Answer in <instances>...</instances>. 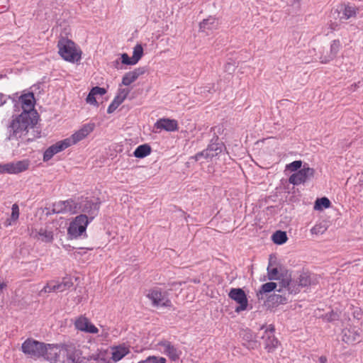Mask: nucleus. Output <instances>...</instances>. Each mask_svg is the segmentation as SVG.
I'll return each instance as SVG.
<instances>
[{
    "mask_svg": "<svg viewBox=\"0 0 363 363\" xmlns=\"http://www.w3.org/2000/svg\"><path fill=\"white\" fill-rule=\"evenodd\" d=\"M164 357L157 356H149L145 359L140 361L138 363H166Z\"/></svg>",
    "mask_w": 363,
    "mask_h": 363,
    "instance_id": "72a5a7b5",
    "label": "nucleus"
},
{
    "mask_svg": "<svg viewBox=\"0 0 363 363\" xmlns=\"http://www.w3.org/2000/svg\"><path fill=\"white\" fill-rule=\"evenodd\" d=\"M143 55V48L140 44L136 45L133 48V61L135 64L138 63V62L141 59V57Z\"/></svg>",
    "mask_w": 363,
    "mask_h": 363,
    "instance_id": "473e14b6",
    "label": "nucleus"
},
{
    "mask_svg": "<svg viewBox=\"0 0 363 363\" xmlns=\"http://www.w3.org/2000/svg\"><path fill=\"white\" fill-rule=\"evenodd\" d=\"M45 344L32 339L26 340L21 346L23 353L33 357H40L43 355Z\"/></svg>",
    "mask_w": 363,
    "mask_h": 363,
    "instance_id": "0eeeda50",
    "label": "nucleus"
},
{
    "mask_svg": "<svg viewBox=\"0 0 363 363\" xmlns=\"http://www.w3.org/2000/svg\"><path fill=\"white\" fill-rule=\"evenodd\" d=\"M100 206L99 199L89 200L87 198L76 200H67L56 202L52 206L55 213L75 214L79 212L86 213L89 220L91 221L97 215Z\"/></svg>",
    "mask_w": 363,
    "mask_h": 363,
    "instance_id": "f257e3e1",
    "label": "nucleus"
},
{
    "mask_svg": "<svg viewBox=\"0 0 363 363\" xmlns=\"http://www.w3.org/2000/svg\"><path fill=\"white\" fill-rule=\"evenodd\" d=\"M264 328V325H262V326L261 327V330H263Z\"/></svg>",
    "mask_w": 363,
    "mask_h": 363,
    "instance_id": "603ef678",
    "label": "nucleus"
},
{
    "mask_svg": "<svg viewBox=\"0 0 363 363\" xmlns=\"http://www.w3.org/2000/svg\"><path fill=\"white\" fill-rule=\"evenodd\" d=\"M31 236L43 242H51L52 240V234L45 230L40 229L39 231L32 232Z\"/></svg>",
    "mask_w": 363,
    "mask_h": 363,
    "instance_id": "bb28decb",
    "label": "nucleus"
},
{
    "mask_svg": "<svg viewBox=\"0 0 363 363\" xmlns=\"http://www.w3.org/2000/svg\"><path fill=\"white\" fill-rule=\"evenodd\" d=\"M130 90L128 88H119L118 91V94L116 96L118 99H121V101H124L125 99L127 98L130 93Z\"/></svg>",
    "mask_w": 363,
    "mask_h": 363,
    "instance_id": "e433bc0d",
    "label": "nucleus"
},
{
    "mask_svg": "<svg viewBox=\"0 0 363 363\" xmlns=\"http://www.w3.org/2000/svg\"><path fill=\"white\" fill-rule=\"evenodd\" d=\"M37 121L36 117H31L30 114L26 112L13 116L7 126L8 139L20 142L30 140V138H27V135L29 129L33 128Z\"/></svg>",
    "mask_w": 363,
    "mask_h": 363,
    "instance_id": "f03ea898",
    "label": "nucleus"
},
{
    "mask_svg": "<svg viewBox=\"0 0 363 363\" xmlns=\"http://www.w3.org/2000/svg\"><path fill=\"white\" fill-rule=\"evenodd\" d=\"M91 91L95 96H96V95L102 96V95H104V94H105L106 93V90L104 88H101V87H99V86L93 87L91 89Z\"/></svg>",
    "mask_w": 363,
    "mask_h": 363,
    "instance_id": "37998d69",
    "label": "nucleus"
},
{
    "mask_svg": "<svg viewBox=\"0 0 363 363\" xmlns=\"http://www.w3.org/2000/svg\"><path fill=\"white\" fill-rule=\"evenodd\" d=\"M314 174L315 169L313 168L304 164L302 169L290 176L289 182L294 185H299L313 178Z\"/></svg>",
    "mask_w": 363,
    "mask_h": 363,
    "instance_id": "1a4fd4ad",
    "label": "nucleus"
},
{
    "mask_svg": "<svg viewBox=\"0 0 363 363\" xmlns=\"http://www.w3.org/2000/svg\"><path fill=\"white\" fill-rule=\"evenodd\" d=\"M329 321H333L338 318V315L336 313L332 312L330 314L326 315Z\"/></svg>",
    "mask_w": 363,
    "mask_h": 363,
    "instance_id": "a18cd8bd",
    "label": "nucleus"
},
{
    "mask_svg": "<svg viewBox=\"0 0 363 363\" xmlns=\"http://www.w3.org/2000/svg\"><path fill=\"white\" fill-rule=\"evenodd\" d=\"M218 28V20L214 16H208L203 19L199 23V30L206 32V30H215Z\"/></svg>",
    "mask_w": 363,
    "mask_h": 363,
    "instance_id": "b1692460",
    "label": "nucleus"
},
{
    "mask_svg": "<svg viewBox=\"0 0 363 363\" xmlns=\"http://www.w3.org/2000/svg\"><path fill=\"white\" fill-rule=\"evenodd\" d=\"M6 286V284L4 282L0 281V289H3Z\"/></svg>",
    "mask_w": 363,
    "mask_h": 363,
    "instance_id": "8fccbe9b",
    "label": "nucleus"
},
{
    "mask_svg": "<svg viewBox=\"0 0 363 363\" xmlns=\"http://www.w3.org/2000/svg\"><path fill=\"white\" fill-rule=\"evenodd\" d=\"M151 152V147L147 144L139 145L134 151V156L137 158H143Z\"/></svg>",
    "mask_w": 363,
    "mask_h": 363,
    "instance_id": "cd10ccee",
    "label": "nucleus"
},
{
    "mask_svg": "<svg viewBox=\"0 0 363 363\" xmlns=\"http://www.w3.org/2000/svg\"><path fill=\"white\" fill-rule=\"evenodd\" d=\"M130 352L128 347L119 345L112 347L111 359L116 362L120 361Z\"/></svg>",
    "mask_w": 363,
    "mask_h": 363,
    "instance_id": "393cba45",
    "label": "nucleus"
},
{
    "mask_svg": "<svg viewBox=\"0 0 363 363\" xmlns=\"http://www.w3.org/2000/svg\"><path fill=\"white\" fill-rule=\"evenodd\" d=\"M8 99H9V96L0 92V106L6 104Z\"/></svg>",
    "mask_w": 363,
    "mask_h": 363,
    "instance_id": "c03bdc74",
    "label": "nucleus"
},
{
    "mask_svg": "<svg viewBox=\"0 0 363 363\" xmlns=\"http://www.w3.org/2000/svg\"><path fill=\"white\" fill-rule=\"evenodd\" d=\"M63 345H45L43 351V357L50 363L62 362L64 359Z\"/></svg>",
    "mask_w": 363,
    "mask_h": 363,
    "instance_id": "423d86ee",
    "label": "nucleus"
},
{
    "mask_svg": "<svg viewBox=\"0 0 363 363\" xmlns=\"http://www.w3.org/2000/svg\"><path fill=\"white\" fill-rule=\"evenodd\" d=\"M86 101L87 104L98 106L99 104L95 98V95L90 91L88 96H86Z\"/></svg>",
    "mask_w": 363,
    "mask_h": 363,
    "instance_id": "a19ab883",
    "label": "nucleus"
},
{
    "mask_svg": "<svg viewBox=\"0 0 363 363\" xmlns=\"http://www.w3.org/2000/svg\"><path fill=\"white\" fill-rule=\"evenodd\" d=\"M20 101L23 112H26L30 114L31 117H36L37 113L33 111L35 106V98L33 93H28L21 96Z\"/></svg>",
    "mask_w": 363,
    "mask_h": 363,
    "instance_id": "a211bd4d",
    "label": "nucleus"
},
{
    "mask_svg": "<svg viewBox=\"0 0 363 363\" xmlns=\"http://www.w3.org/2000/svg\"><path fill=\"white\" fill-rule=\"evenodd\" d=\"M318 360H319L320 363H326L327 362V358L325 356L320 357Z\"/></svg>",
    "mask_w": 363,
    "mask_h": 363,
    "instance_id": "09e8293b",
    "label": "nucleus"
},
{
    "mask_svg": "<svg viewBox=\"0 0 363 363\" xmlns=\"http://www.w3.org/2000/svg\"><path fill=\"white\" fill-rule=\"evenodd\" d=\"M301 167H302V161L296 160V161H294V162H291L290 164H287L286 169L291 172H295V171H297L298 169H301Z\"/></svg>",
    "mask_w": 363,
    "mask_h": 363,
    "instance_id": "4c0bfd02",
    "label": "nucleus"
},
{
    "mask_svg": "<svg viewBox=\"0 0 363 363\" xmlns=\"http://www.w3.org/2000/svg\"><path fill=\"white\" fill-rule=\"evenodd\" d=\"M123 101L121 99H118L117 97H115L113 101L111 102L112 105L115 106V108H118Z\"/></svg>",
    "mask_w": 363,
    "mask_h": 363,
    "instance_id": "49530a36",
    "label": "nucleus"
},
{
    "mask_svg": "<svg viewBox=\"0 0 363 363\" xmlns=\"http://www.w3.org/2000/svg\"><path fill=\"white\" fill-rule=\"evenodd\" d=\"M69 147V141L65 139L57 142L55 144L50 146L43 154V161L50 160L57 153L67 149Z\"/></svg>",
    "mask_w": 363,
    "mask_h": 363,
    "instance_id": "f3484780",
    "label": "nucleus"
},
{
    "mask_svg": "<svg viewBox=\"0 0 363 363\" xmlns=\"http://www.w3.org/2000/svg\"><path fill=\"white\" fill-rule=\"evenodd\" d=\"M335 13H337V18L340 21H347L353 17L356 14L355 9L353 6L346 4H340L337 6L335 10Z\"/></svg>",
    "mask_w": 363,
    "mask_h": 363,
    "instance_id": "412c9836",
    "label": "nucleus"
},
{
    "mask_svg": "<svg viewBox=\"0 0 363 363\" xmlns=\"http://www.w3.org/2000/svg\"><path fill=\"white\" fill-rule=\"evenodd\" d=\"M56 281H51L48 282L40 291V294L43 293H50L52 291H57L56 288Z\"/></svg>",
    "mask_w": 363,
    "mask_h": 363,
    "instance_id": "f704fd0d",
    "label": "nucleus"
},
{
    "mask_svg": "<svg viewBox=\"0 0 363 363\" xmlns=\"http://www.w3.org/2000/svg\"><path fill=\"white\" fill-rule=\"evenodd\" d=\"M299 285L301 286H306L311 284V279L309 276L306 274H303L299 277L298 281Z\"/></svg>",
    "mask_w": 363,
    "mask_h": 363,
    "instance_id": "58836bf2",
    "label": "nucleus"
},
{
    "mask_svg": "<svg viewBox=\"0 0 363 363\" xmlns=\"http://www.w3.org/2000/svg\"><path fill=\"white\" fill-rule=\"evenodd\" d=\"M272 240L276 244L281 245L287 240L286 233L284 231L278 230L273 234Z\"/></svg>",
    "mask_w": 363,
    "mask_h": 363,
    "instance_id": "c756f323",
    "label": "nucleus"
},
{
    "mask_svg": "<svg viewBox=\"0 0 363 363\" xmlns=\"http://www.w3.org/2000/svg\"><path fill=\"white\" fill-rule=\"evenodd\" d=\"M30 166L28 160L0 164V174H19L26 171Z\"/></svg>",
    "mask_w": 363,
    "mask_h": 363,
    "instance_id": "6e6552de",
    "label": "nucleus"
},
{
    "mask_svg": "<svg viewBox=\"0 0 363 363\" xmlns=\"http://www.w3.org/2000/svg\"><path fill=\"white\" fill-rule=\"evenodd\" d=\"M55 285L57 291L62 292L70 289L73 286V283L70 279L64 278L61 282L56 281Z\"/></svg>",
    "mask_w": 363,
    "mask_h": 363,
    "instance_id": "c85d7f7f",
    "label": "nucleus"
},
{
    "mask_svg": "<svg viewBox=\"0 0 363 363\" xmlns=\"http://www.w3.org/2000/svg\"><path fill=\"white\" fill-rule=\"evenodd\" d=\"M95 128L94 123H88L84 125L79 130L73 133L69 138H65L69 143V147L77 143L85 138L91 133Z\"/></svg>",
    "mask_w": 363,
    "mask_h": 363,
    "instance_id": "4468645a",
    "label": "nucleus"
},
{
    "mask_svg": "<svg viewBox=\"0 0 363 363\" xmlns=\"http://www.w3.org/2000/svg\"><path fill=\"white\" fill-rule=\"evenodd\" d=\"M147 297L152 302V305L157 307H169L171 301L165 293H162L158 289H152L147 294Z\"/></svg>",
    "mask_w": 363,
    "mask_h": 363,
    "instance_id": "f8f14e48",
    "label": "nucleus"
},
{
    "mask_svg": "<svg viewBox=\"0 0 363 363\" xmlns=\"http://www.w3.org/2000/svg\"><path fill=\"white\" fill-rule=\"evenodd\" d=\"M7 2H8V0H0V4H6Z\"/></svg>",
    "mask_w": 363,
    "mask_h": 363,
    "instance_id": "3c124183",
    "label": "nucleus"
},
{
    "mask_svg": "<svg viewBox=\"0 0 363 363\" xmlns=\"http://www.w3.org/2000/svg\"><path fill=\"white\" fill-rule=\"evenodd\" d=\"M64 359L62 363H79L81 361L82 353L80 350L76 349L72 345H63Z\"/></svg>",
    "mask_w": 363,
    "mask_h": 363,
    "instance_id": "ddd939ff",
    "label": "nucleus"
},
{
    "mask_svg": "<svg viewBox=\"0 0 363 363\" xmlns=\"http://www.w3.org/2000/svg\"><path fill=\"white\" fill-rule=\"evenodd\" d=\"M146 72L145 67H138L132 71L126 72L121 81V84L119 85L121 86H129L134 82H135L138 77L143 74H144Z\"/></svg>",
    "mask_w": 363,
    "mask_h": 363,
    "instance_id": "6ab92c4d",
    "label": "nucleus"
},
{
    "mask_svg": "<svg viewBox=\"0 0 363 363\" xmlns=\"http://www.w3.org/2000/svg\"><path fill=\"white\" fill-rule=\"evenodd\" d=\"M11 219L16 220L19 216V208L17 204H13L11 208Z\"/></svg>",
    "mask_w": 363,
    "mask_h": 363,
    "instance_id": "79ce46f5",
    "label": "nucleus"
},
{
    "mask_svg": "<svg viewBox=\"0 0 363 363\" xmlns=\"http://www.w3.org/2000/svg\"><path fill=\"white\" fill-rule=\"evenodd\" d=\"M75 328L81 331L96 334L99 332L98 328L91 324L89 319L84 316L79 317L74 322Z\"/></svg>",
    "mask_w": 363,
    "mask_h": 363,
    "instance_id": "aec40b11",
    "label": "nucleus"
},
{
    "mask_svg": "<svg viewBox=\"0 0 363 363\" xmlns=\"http://www.w3.org/2000/svg\"><path fill=\"white\" fill-rule=\"evenodd\" d=\"M277 285L278 284L274 282L265 283L262 286L260 292H263V293L271 292L277 288Z\"/></svg>",
    "mask_w": 363,
    "mask_h": 363,
    "instance_id": "c9c22d12",
    "label": "nucleus"
},
{
    "mask_svg": "<svg viewBox=\"0 0 363 363\" xmlns=\"http://www.w3.org/2000/svg\"><path fill=\"white\" fill-rule=\"evenodd\" d=\"M328 229V226L323 223H320L316 225H315L311 229V233L312 235H323Z\"/></svg>",
    "mask_w": 363,
    "mask_h": 363,
    "instance_id": "2f4dec72",
    "label": "nucleus"
},
{
    "mask_svg": "<svg viewBox=\"0 0 363 363\" xmlns=\"http://www.w3.org/2000/svg\"><path fill=\"white\" fill-rule=\"evenodd\" d=\"M60 55L66 61L77 62L81 60L82 51L72 40L62 38L58 41Z\"/></svg>",
    "mask_w": 363,
    "mask_h": 363,
    "instance_id": "7ed1b4c3",
    "label": "nucleus"
},
{
    "mask_svg": "<svg viewBox=\"0 0 363 363\" xmlns=\"http://www.w3.org/2000/svg\"><path fill=\"white\" fill-rule=\"evenodd\" d=\"M163 347V352L165 353L171 360L176 361L179 358L180 352L168 341H163L159 343Z\"/></svg>",
    "mask_w": 363,
    "mask_h": 363,
    "instance_id": "5701e85b",
    "label": "nucleus"
},
{
    "mask_svg": "<svg viewBox=\"0 0 363 363\" xmlns=\"http://www.w3.org/2000/svg\"><path fill=\"white\" fill-rule=\"evenodd\" d=\"M228 296L239 304V306L235 308L236 313H239L247 309L248 301L245 291L242 289H231Z\"/></svg>",
    "mask_w": 363,
    "mask_h": 363,
    "instance_id": "9b49d317",
    "label": "nucleus"
},
{
    "mask_svg": "<svg viewBox=\"0 0 363 363\" xmlns=\"http://www.w3.org/2000/svg\"><path fill=\"white\" fill-rule=\"evenodd\" d=\"M330 206V200L326 197L318 199L315 202L314 208L316 210H322L323 208H327Z\"/></svg>",
    "mask_w": 363,
    "mask_h": 363,
    "instance_id": "7c9ffc66",
    "label": "nucleus"
},
{
    "mask_svg": "<svg viewBox=\"0 0 363 363\" xmlns=\"http://www.w3.org/2000/svg\"><path fill=\"white\" fill-rule=\"evenodd\" d=\"M116 109V108L111 104L108 107L107 112L108 113H112Z\"/></svg>",
    "mask_w": 363,
    "mask_h": 363,
    "instance_id": "de8ad7c7",
    "label": "nucleus"
},
{
    "mask_svg": "<svg viewBox=\"0 0 363 363\" xmlns=\"http://www.w3.org/2000/svg\"><path fill=\"white\" fill-rule=\"evenodd\" d=\"M157 129L164 130L166 131H174L178 129L177 121L169 118H160L155 124Z\"/></svg>",
    "mask_w": 363,
    "mask_h": 363,
    "instance_id": "4be33fe9",
    "label": "nucleus"
},
{
    "mask_svg": "<svg viewBox=\"0 0 363 363\" xmlns=\"http://www.w3.org/2000/svg\"><path fill=\"white\" fill-rule=\"evenodd\" d=\"M133 62L134 61H133V58H130L127 53L121 54V62L123 64L128 65H135V63Z\"/></svg>",
    "mask_w": 363,
    "mask_h": 363,
    "instance_id": "ea45409f",
    "label": "nucleus"
},
{
    "mask_svg": "<svg viewBox=\"0 0 363 363\" xmlns=\"http://www.w3.org/2000/svg\"><path fill=\"white\" fill-rule=\"evenodd\" d=\"M90 221L85 214L77 216L69 224L67 234L71 239L77 238L86 232V227Z\"/></svg>",
    "mask_w": 363,
    "mask_h": 363,
    "instance_id": "39448f33",
    "label": "nucleus"
},
{
    "mask_svg": "<svg viewBox=\"0 0 363 363\" xmlns=\"http://www.w3.org/2000/svg\"><path fill=\"white\" fill-rule=\"evenodd\" d=\"M342 340L347 344L360 341V329L356 326L345 328L342 331Z\"/></svg>",
    "mask_w": 363,
    "mask_h": 363,
    "instance_id": "dca6fc26",
    "label": "nucleus"
},
{
    "mask_svg": "<svg viewBox=\"0 0 363 363\" xmlns=\"http://www.w3.org/2000/svg\"><path fill=\"white\" fill-rule=\"evenodd\" d=\"M268 272V279L270 280L273 279H278L279 281V289L277 290L279 292H283L284 297H282V295H276V301H279L280 303H283L284 301H286V298L285 297L286 293L288 294H290L291 293L290 285H291V280L288 278H283L281 280H280V278L279 277V272L277 268H267Z\"/></svg>",
    "mask_w": 363,
    "mask_h": 363,
    "instance_id": "20e7f679",
    "label": "nucleus"
},
{
    "mask_svg": "<svg viewBox=\"0 0 363 363\" xmlns=\"http://www.w3.org/2000/svg\"><path fill=\"white\" fill-rule=\"evenodd\" d=\"M223 146L222 143H213L210 144L206 150L197 153L194 156V159L196 161L200 160L202 157L205 159H212L222 152Z\"/></svg>",
    "mask_w": 363,
    "mask_h": 363,
    "instance_id": "2eb2a0df",
    "label": "nucleus"
},
{
    "mask_svg": "<svg viewBox=\"0 0 363 363\" xmlns=\"http://www.w3.org/2000/svg\"><path fill=\"white\" fill-rule=\"evenodd\" d=\"M274 326L269 325L264 330V334L262 336V339L264 341V345L265 350L268 352H274L279 345V341L274 336Z\"/></svg>",
    "mask_w": 363,
    "mask_h": 363,
    "instance_id": "9d476101",
    "label": "nucleus"
},
{
    "mask_svg": "<svg viewBox=\"0 0 363 363\" xmlns=\"http://www.w3.org/2000/svg\"><path fill=\"white\" fill-rule=\"evenodd\" d=\"M340 48L339 42L333 41L330 45V54L328 55H322L320 57V62L322 63H328L335 58Z\"/></svg>",
    "mask_w": 363,
    "mask_h": 363,
    "instance_id": "a878e982",
    "label": "nucleus"
}]
</instances>
